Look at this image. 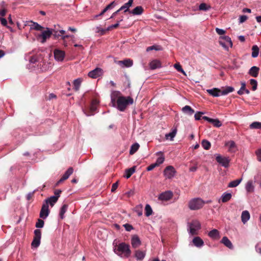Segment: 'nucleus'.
I'll return each instance as SVG.
<instances>
[{
	"label": "nucleus",
	"mask_w": 261,
	"mask_h": 261,
	"mask_svg": "<svg viewBox=\"0 0 261 261\" xmlns=\"http://www.w3.org/2000/svg\"><path fill=\"white\" fill-rule=\"evenodd\" d=\"M115 62L121 67H130L133 65V61L130 59H127L122 61H117Z\"/></svg>",
	"instance_id": "nucleus-13"
},
{
	"label": "nucleus",
	"mask_w": 261,
	"mask_h": 261,
	"mask_svg": "<svg viewBox=\"0 0 261 261\" xmlns=\"http://www.w3.org/2000/svg\"><path fill=\"white\" fill-rule=\"evenodd\" d=\"M152 50H160V48H159L157 46H155V45H152V46H149V47H148L146 48V51H149Z\"/></svg>",
	"instance_id": "nucleus-57"
},
{
	"label": "nucleus",
	"mask_w": 261,
	"mask_h": 261,
	"mask_svg": "<svg viewBox=\"0 0 261 261\" xmlns=\"http://www.w3.org/2000/svg\"><path fill=\"white\" fill-rule=\"evenodd\" d=\"M200 222L196 219L192 220L187 223V231L191 236L197 235L198 231L201 229Z\"/></svg>",
	"instance_id": "nucleus-2"
},
{
	"label": "nucleus",
	"mask_w": 261,
	"mask_h": 261,
	"mask_svg": "<svg viewBox=\"0 0 261 261\" xmlns=\"http://www.w3.org/2000/svg\"><path fill=\"white\" fill-rule=\"evenodd\" d=\"M68 208V205L67 204H63L61 208L60 212V218L63 219L64 218V214L66 212Z\"/></svg>",
	"instance_id": "nucleus-44"
},
{
	"label": "nucleus",
	"mask_w": 261,
	"mask_h": 261,
	"mask_svg": "<svg viewBox=\"0 0 261 261\" xmlns=\"http://www.w3.org/2000/svg\"><path fill=\"white\" fill-rule=\"evenodd\" d=\"M98 103V102L97 100H93L90 107V109L92 112H94L96 111Z\"/></svg>",
	"instance_id": "nucleus-51"
},
{
	"label": "nucleus",
	"mask_w": 261,
	"mask_h": 261,
	"mask_svg": "<svg viewBox=\"0 0 261 261\" xmlns=\"http://www.w3.org/2000/svg\"><path fill=\"white\" fill-rule=\"evenodd\" d=\"M202 119L212 123L215 126L220 127L222 125L221 122L218 119L211 118L206 116H203Z\"/></svg>",
	"instance_id": "nucleus-15"
},
{
	"label": "nucleus",
	"mask_w": 261,
	"mask_h": 261,
	"mask_svg": "<svg viewBox=\"0 0 261 261\" xmlns=\"http://www.w3.org/2000/svg\"><path fill=\"white\" fill-rule=\"evenodd\" d=\"M142 208V204H139L135 207V212L137 214V215L139 216H141L143 214Z\"/></svg>",
	"instance_id": "nucleus-46"
},
{
	"label": "nucleus",
	"mask_w": 261,
	"mask_h": 261,
	"mask_svg": "<svg viewBox=\"0 0 261 261\" xmlns=\"http://www.w3.org/2000/svg\"><path fill=\"white\" fill-rule=\"evenodd\" d=\"M157 154H160L161 156L158 158V159L156 160V162L155 164L157 166H159L160 165L163 163L165 160L164 156L163 154V153L161 151H159L157 152Z\"/></svg>",
	"instance_id": "nucleus-33"
},
{
	"label": "nucleus",
	"mask_w": 261,
	"mask_h": 261,
	"mask_svg": "<svg viewBox=\"0 0 261 261\" xmlns=\"http://www.w3.org/2000/svg\"><path fill=\"white\" fill-rule=\"evenodd\" d=\"M68 38H70L71 40H72V42H74V36L72 35V36H69V35H64V36H63L62 37V40L64 41V43H63V45L65 46H67L68 45V43L67 42H66V39Z\"/></svg>",
	"instance_id": "nucleus-48"
},
{
	"label": "nucleus",
	"mask_w": 261,
	"mask_h": 261,
	"mask_svg": "<svg viewBox=\"0 0 261 261\" xmlns=\"http://www.w3.org/2000/svg\"><path fill=\"white\" fill-rule=\"evenodd\" d=\"M30 22L32 23V24L31 25V29L41 31L43 29V27L37 22H33L32 21H31Z\"/></svg>",
	"instance_id": "nucleus-39"
},
{
	"label": "nucleus",
	"mask_w": 261,
	"mask_h": 261,
	"mask_svg": "<svg viewBox=\"0 0 261 261\" xmlns=\"http://www.w3.org/2000/svg\"><path fill=\"white\" fill-rule=\"evenodd\" d=\"M192 243L193 245L197 248H201L204 245V242L199 237H195L193 239Z\"/></svg>",
	"instance_id": "nucleus-17"
},
{
	"label": "nucleus",
	"mask_w": 261,
	"mask_h": 261,
	"mask_svg": "<svg viewBox=\"0 0 261 261\" xmlns=\"http://www.w3.org/2000/svg\"><path fill=\"white\" fill-rule=\"evenodd\" d=\"M219 42L225 50H228L229 47H231L232 46L230 38L227 36L220 37Z\"/></svg>",
	"instance_id": "nucleus-6"
},
{
	"label": "nucleus",
	"mask_w": 261,
	"mask_h": 261,
	"mask_svg": "<svg viewBox=\"0 0 261 261\" xmlns=\"http://www.w3.org/2000/svg\"><path fill=\"white\" fill-rule=\"evenodd\" d=\"M245 83H242L241 84V87L240 89L238 91V93L239 95H242L244 94V90H245Z\"/></svg>",
	"instance_id": "nucleus-54"
},
{
	"label": "nucleus",
	"mask_w": 261,
	"mask_h": 261,
	"mask_svg": "<svg viewBox=\"0 0 261 261\" xmlns=\"http://www.w3.org/2000/svg\"><path fill=\"white\" fill-rule=\"evenodd\" d=\"M133 2V0H129L127 3L122 6L119 10H120V11L124 10L125 12H127L129 8L132 6Z\"/></svg>",
	"instance_id": "nucleus-32"
},
{
	"label": "nucleus",
	"mask_w": 261,
	"mask_h": 261,
	"mask_svg": "<svg viewBox=\"0 0 261 261\" xmlns=\"http://www.w3.org/2000/svg\"><path fill=\"white\" fill-rule=\"evenodd\" d=\"M123 226L124 227L125 230L127 231H130L133 229V226L129 224H125L123 225Z\"/></svg>",
	"instance_id": "nucleus-56"
},
{
	"label": "nucleus",
	"mask_w": 261,
	"mask_h": 261,
	"mask_svg": "<svg viewBox=\"0 0 261 261\" xmlns=\"http://www.w3.org/2000/svg\"><path fill=\"white\" fill-rule=\"evenodd\" d=\"M135 172V167H132L125 170L124 177L126 178H129L131 175Z\"/></svg>",
	"instance_id": "nucleus-34"
},
{
	"label": "nucleus",
	"mask_w": 261,
	"mask_h": 261,
	"mask_svg": "<svg viewBox=\"0 0 261 261\" xmlns=\"http://www.w3.org/2000/svg\"><path fill=\"white\" fill-rule=\"evenodd\" d=\"M0 21L1 22V24L4 26L7 25V21L5 18L0 17Z\"/></svg>",
	"instance_id": "nucleus-64"
},
{
	"label": "nucleus",
	"mask_w": 261,
	"mask_h": 261,
	"mask_svg": "<svg viewBox=\"0 0 261 261\" xmlns=\"http://www.w3.org/2000/svg\"><path fill=\"white\" fill-rule=\"evenodd\" d=\"M177 133V126H174L171 129V132L165 135V138L166 139H170L173 140V138L176 136Z\"/></svg>",
	"instance_id": "nucleus-22"
},
{
	"label": "nucleus",
	"mask_w": 261,
	"mask_h": 261,
	"mask_svg": "<svg viewBox=\"0 0 261 261\" xmlns=\"http://www.w3.org/2000/svg\"><path fill=\"white\" fill-rule=\"evenodd\" d=\"M122 19H121L120 21H118L117 22V23H116V24H112V25H110L109 27H108L107 28V29L106 30H103V29H102V30H101V32H102V34H103L105 33V32H106V31H110V30H112V29H115V28H117V27L119 26V22H120V21H122Z\"/></svg>",
	"instance_id": "nucleus-45"
},
{
	"label": "nucleus",
	"mask_w": 261,
	"mask_h": 261,
	"mask_svg": "<svg viewBox=\"0 0 261 261\" xmlns=\"http://www.w3.org/2000/svg\"><path fill=\"white\" fill-rule=\"evenodd\" d=\"M114 252L121 257H128L131 254L130 247L125 243H121L117 246V248L114 249Z\"/></svg>",
	"instance_id": "nucleus-1"
},
{
	"label": "nucleus",
	"mask_w": 261,
	"mask_h": 261,
	"mask_svg": "<svg viewBox=\"0 0 261 261\" xmlns=\"http://www.w3.org/2000/svg\"><path fill=\"white\" fill-rule=\"evenodd\" d=\"M201 145L203 148L206 150L209 149L211 147L210 142L206 140H204L202 141Z\"/></svg>",
	"instance_id": "nucleus-50"
},
{
	"label": "nucleus",
	"mask_w": 261,
	"mask_h": 261,
	"mask_svg": "<svg viewBox=\"0 0 261 261\" xmlns=\"http://www.w3.org/2000/svg\"><path fill=\"white\" fill-rule=\"evenodd\" d=\"M44 222L42 219H38L36 223L35 226L37 228H41L44 226Z\"/></svg>",
	"instance_id": "nucleus-53"
},
{
	"label": "nucleus",
	"mask_w": 261,
	"mask_h": 261,
	"mask_svg": "<svg viewBox=\"0 0 261 261\" xmlns=\"http://www.w3.org/2000/svg\"><path fill=\"white\" fill-rule=\"evenodd\" d=\"M119 92L117 91H114L112 93L111 98V103L113 106H114L117 103V100L119 96Z\"/></svg>",
	"instance_id": "nucleus-30"
},
{
	"label": "nucleus",
	"mask_w": 261,
	"mask_h": 261,
	"mask_svg": "<svg viewBox=\"0 0 261 261\" xmlns=\"http://www.w3.org/2000/svg\"><path fill=\"white\" fill-rule=\"evenodd\" d=\"M73 169L72 167H69L65 173L62 176L63 179H67L73 173Z\"/></svg>",
	"instance_id": "nucleus-40"
},
{
	"label": "nucleus",
	"mask_w": 261,
	"mask_h": 261,
	"mask_svg": "<svg viewBox=\"0 0 261 261\" xmlns=\"http://www.w3.org/2000/svg\"><path fill=\"white\" fill-rule=\"evenodd\" d=\"M250 215L248 211H244L241 214V220L243 224H245L250 219Z\"/></svg>",
	"instance_id": "nucleus-26"
},
{
	"label": "nucleus",
	"mask_w": 261,
	"mask_h": 261,
	"mask_svg": "<svg viewBox=\"0 0 261 261\" xmlns=\"http://www.w3.org/2000/svg\"><path fill=\"white\" fill-rule=\"evenodd\" d=\"M242 178L234 180L230 182L228 185L229 188H234L237 187L241 182Z\"/></svg>",
	"instance_id": "nucleus-38"
},
{
	"label": "nucleus",
	"mask_w": 261,
	"mask_h": 261,
	"mask_svg": "<svg viewBox=\"0 0 261 261\" xmlns=\"http://www.w3.org/2000/svg\"><path fill=\"white\" fill-rule=\"evenodd\" d=\"M250 84L252 86V90L255 91L257 88V81L254 79H251L250 81Z\"/></svg>",
	"instance_id": "nucleus-52"
},
{
	"label": "nucleus",
	"mask_w": 261,
	"mask_h": 261,
	"mask_svg": "<svg viewBox=\"0 0 261 261\" xmlns=\"http://www.w3.org/2000/svg\"><path fill=\"white\" fill-rule=\"evenodd\" d=\"M58 200V196H52L46 199L43 204H47L48 206L49 204L51 206H53Z\"/></svg>",
	"instance_id": "nucleus-21"
},
{
	"label": "nucleus",
	"mask_w": 261,
	"mask_h": 261,
	"mask_svg": "<svg viewBox=\"0 0 261 261\" xmlns=\"http://www.w3.org/2000/svg\"><path fill=\"white\" fill-rule=\"evenodd\" d=\"M153 211L151 207L148 204H147L145 207V213L147 217H149L152 214Z\"/></svg>",
	"instance_id": "nucleus-42"
},
{
	"label": "nucleus",
	"mask_w": 261,
	"mask_h": 261,
	"mask_svg": "<svg viewBox=\"0 0 261 261\" xmlns=\"http://www.w3.org/2000/svg\"><path fill=\"white\" fill-rule=\"evenodd\" d=\"M255 250L257 253L261 255V245L260 244L258 243L255 246Z\"/></svg>",
	"instance_id": "nucleus-62"
},
{
	"label": "nucleus",
	"mask_w": 261,
	"mask_h": 261,
	"mask_svg": "<svg viewBox=\"0 0 261 261\" xmlns=\"http://www.w3.org/2000/svg\"><path fill=\"white\" fill-rule=\"evenodd\" d=\"M118 181L114 183L112 185V186L111 192H115L116 191V190L117 189V188H118Z\"/></svg>",
	"instance_id": "nucleus-60"
},
{
	"label": "nucleus",
	"mask_w": 261,
	"mask_h": 261,
	"mask_svg": "<svg viewBox=\"0 0 261 261\" xmlns=\"http://www.w3.org/2000/svg\"><path fill=\"white\" fill-rule=\"evenodd\" d=\"M157 167L155 163L152 164L150 165L147 168V171H149L153 170L155 167Z\"/></svg>",
	"instance_id": "nucleus-61"
},
{
	"label": "nucleus",
	"mask_w": 261,
	"mask_h": 261,
	"mask_svg": "<svg viewBox=\"0 0 261 261\" xmlns=\"http://www.w3.org/2000/svg\"><path fill=\"white\" fill-rule=\"evenodd\" d=\"M205 203V201L201 198H194L188 202V207L192 211L198 210L202 208Z\"/></svg>",
	"instance_id": "nucleus-3"
},
{
	"label": "nucleus",
	"mask_w": 261,
	"mask_h": 261,
	"mask_svg": "<svg viewBox=\"0 0 261 261\" xmlns=\"http://www.w3.org/2000/svg\"><path fill=\"white\" fill-rule=\"evenodd\" d=\"M41 238V231L40 229H37L34 230V237L31 243L32 247L37 248L40 244Z\"/></svg>",
	"instance_id": "nucleus-7"
},
{
	"label": "nucleus",
	"mask_w": 261,
	"mask_h": 261,
	"mask_svg": "<svg viewBox=\"0 0 261 261\" xmlns=\"http://www.w3.org/2000/svg\"><path fill=\"white\" fill-rule=\"evenodd\" d=\"M259 68L256 66L252 67L249 71V74L253 77H256L258 76L259 72Z\"/></svg>",
	"instance_id": "nucleus-29"
},
{
	"label": "nucleus",
	"mask_w": 261,
	"mask_h": 261,
	"mask_svg": "<svg viewBox=\"0 0 261 261\" xmlns=\"http://www.w3.org/2000/svg\"><path fill=\"white\" fill-rule=\"evenodd\" d=\"M53 32L50 29L47 28L45 30L43 31L41 34H36L35 35L38 41L42 43L46 42V40L49 39Z\"/></svg>",
	"instance_id": "nucleus-5"
},
{
	"label": "nucleus",
	"mask_w": 261,
	"mask_h": 261,
	"mask_svg": "<svg viewBox=\"0 0 261 261\" xmlns=\"http://www.w3.org/2000/svg\"><path fill=\"white\" fill-rule=\"evenodd\" d=\"M182 112L187 114H193L195 113L194 111L189 106H186L182 108Z\"/></svg>",
	"instance_id": "nucleus-36"
},
{
	"label": "nucleus",
	"mask_w": 261,
	"mask_h": 261,
	"mask_svg": "<svg viewBox=\"0 0 261 261\" xmlns=\"http://www.w3.org/2000/svg\"><path fill=\"white\" fill-rule=\"evenodd\" d=\"M216 160L219 164L225 168H227L229 166L230 160L228 157L222 156L220 154H217Z\"/></svg>",
	"instance_id": "nucleus-8"
},
{
	"label": "nucleus",
	"mask_w": 261,
	"mask_h": 261,
	"mask_svg": "<svg viewBox=\"0 0 261 261\" xmlns=\"http://www.w3.org/2000/svg\"><path fill=\"white\" fill-rule=\"evenodd\" d=\"M143 9L141 6H137L130 12L133 15H140L142 13Z\"/></svg>",
	"instance_id": "nucleus-37"
},
{
	"label": "nucleus",
	"mask_w": 261,
	"mask_h": 261,
	"mask_svg": "<svg viewBox=\"0 0 261 261\" xmlns=\"http://www.w3.org/2000/svg\"><path fill=\"white\" fill-rule=\"evenodd\" d=\"M149 68L151 70H154L161 67V62L158 60H153L149 64Z\"/></svg>",
	"instance_id": "nucleus-20"
},
{
	"label": "nucleus",
	"mask_w": 261,
	"mask_h": 261,
	"mask_svg": "<svg viewBox=\"0 0 261 261\" xmlns=\"http://www.w3.org/2000/svg\"><path fill=\"white\" fill-rule=\"evenodd\" d=\"M103 73V70L100 68H96L90 71L88 76L92 79H96L101 76Z\"/></svg>",
	"instance_id": "nucleus-11"
},
{
	"label": "nucleus",
	"mask_w": 261,
	"mask_h": 261,
	"mask_svg": "<svg viewBox=\"0 0 261 261\" xmlns=\"http://www.w3.org/2000/svg\"><path fill=\"white\" fill-rule=\"evenodd\" d=\"M199 9L200 10L206 11L208 9V8L205 3H202L199 5Z\"/></svg>",
	"instance_id": "nucleus-55"
},
{
	"label": "nucleus",
	"mask_w": 261,
	"mask_h": 261,
	"mask_svg": "<svg viewBox=\"0 0 261 261\" xmlns=\"http://www.w3.org/2000/svg\"><path fill=\"white\" fill-rule=\"evenodd\" d=\"M247 19V17L245 15H242L239 18V22L240 23H243Z\"/></svg>",
	"instance_id": "nucleus-63"
},
{
	"label": "nucleus",
	"mask_w": 261,
	"mask_h": 261,
	"mask_svg": "<svg viewBox=\"0 0 261 261\" xmlns=\"http://www.w3.org/2000/svg\"><path fill=\"white\" fill-rule=\"evenodd\" d=\"M256 155L257 160L261 162V149H258L256 151Z\"/></svg>",
	"instance_id": "nucleus-59"
},
{
	"label": "nucleus",
	"mask_w": 261,
	"mask_h": 261,
	"mask_svg": "<svg viewBox=\"0 0 261 261\" xmlns=\"http://www.w3.org/2000/svg\"><path fill=\"white\" fill-rule=\"evenodd\" d=\"M250 128L251 129H260L261 122L257 121L253 122L250 125Z\"/></svg>",
	"instance_id": "nucleus-47"
},
{
	"label": "nucleus",
	"mask_w": 261,
	"mask_h": 261,
	"mask_svg": "<svg viewBox=\"0 0 261 261\" xmlns=\"http://www.w3.org/2000/svg\"><path fill=\"white\" fill-rule=\"evenodd\" d=\"M82 81L83 79L82 78H78L73 81V89L75 91L79 90Z\"/></svg>",
	"instance_id": "nucleus-27"
},
{
	"label": "nucleus",
	"mask_w": 261,
	"mask_h": 261,
	"mask_svg": "<svg viewBox=\"0 0 261 261\" xmlns=\"http://www.w3.org/2000/svg\"><path fill=\"white\" fill-rule=\"evenodd\" d=\"M210 238L214 240H218L220 236L219 231L216 229H213L208 233Z\"/></svg>",
	"instance_id": "nucleus-19"
},
{
	"label": "nucleus",
	"mask_w": 261,
	"mask_h": 261,
	"mask_svg": "<svg viewBox=\"0 0 261 261\" xmlns=\"http://www.w3.org/2000/svg\"><path fill=\"white\" fill-rule=\"evenodd\" d=\"M131 244L133 248H136L141 244V242L137 235H134L131 239Z\"/></svg>",
	"instance_id": "nucleus-16"
},
{
	"label": "nucleus",
	"mask_w": 261,
	"mask_h": 261,
	"mask_svg": "<svg viewBox=\"0 0 261 261\" xmlns=\"http://www.w3.org/2000/svg\"><path fill=\"white\" fill-rule=\"evenodd\" d=\"M206 91L209 94L214 97H218L221 95V90H219L218 88L207 89Z\"/></svg>",
	"instance_id": "nucleus-24"
},
{
	"label": "nucleus",
	"mask_w": 261,
	"mask_h": 261,
	"mask_svg": "<svg viewBox=\"0 0 261 261\" xmlns=\"http://www.w3.org/2000/svg\"><path fill=\"white\" fill-rule=\"evenodd\" d=\"M54 57L56 60L62 61L65 58V52L60 49H56L54 50Z\"/></svg>",
	"instance_id": "nucleus-14"
},
{
	"label": "nucleus",
	"mask_w": 261,
	"mask_h": 261,
	"mask_svg": "<svg viewBox=\"0 0 261 261\" xmlns=\"http://www.w3.org/2000/svg\"><path fill=\"white\" fill-rule=\"evenodd\" d=\"M175 170L173 167L171 166H167L164 171V175L166 178H172L175 174Z\"/></svg>",
	"instance_id": "nucleus-9"
},
{
	"label": "nucleus",
	"mask_w": 261,
	"mask_h": 261,
	"mask_svg": "<svg viewBox=\"0 0 261 261\" xmlns=\"http://www.w3.org/2000/svg\"><path fill=\"white\" fill-rule=\"evenodd\" d=\"M233 90L234 88L232 87L227 86L221 90V95H225L233 92Z\"/></svg>",
	"instance_id": "nucleus-31"
},
{
	"label": "nucleus",
	"mask_w": 261,
	"mask_h": 261,
	"mask_svg": "<svg viewBox=\"0 0 261 261\" xmlns=\"http://www.w3.org/2000/svg\"><path fill=\"white\" fill-rule=\"evenodd\" d=\"M221 242L226 247L229 249L233 248V245L231 241L226 237H223L221 241Z\"/></svg>",
	"instance_id": "nucleus-28"
},
{
	"label": "nucleus",
	"mask_w": 261,
	"mask_h": 261,
	"mask_svg": "<svg viewBox=\"0 0 261 261\" xmlns=\"http://www.w3.org/2000/svg\"><path fill=\"white\" fill-rule=\"evenodd\" d=\"M174 67L179 72H181L185 76L187 75L186 73L185 72V71L182 68L181 65H180L179 63H177L174 65Z\"/></svg>",
	"instance_id": "nucleus-49"
},
{
	"label": "nucleus",
	"mask_w": 261,
	"mask_h": 261,
	"mask_svg": "<svg viewBox=\"0 0 261 261\" xmlns=\"http://www.w3.org/2000/svg\"><path fill=\"white\" fill-rule=\"evenodd\" d=\"M139 147L140 145L138 143L133 144L130 147L129 154L132 155L134 154L139 149Z\"/></svg>",
	"instance_id": "nucleus-35"
},
{
	"label": "nucleus",
	"mask_w": 261,
	"mask_h": 261,
	"mask_svg": "<svg viewBox=\"0 0 261 261\" xmlns=\"http://www.w3.org/2000/svg\"><path fill=\"white\" fill-rule=\"evenodd\" d=\"M133 99L130 97H119L117 100V108L121 111H124L126 107L133 103Z\"/></svg>",
	"instance_id": "nucleus-4"
},
{
	"label": "nucleus",
	"mask_w": 261,
	"mask_h": 261,
	"mask_svg": "<svg viewBox=\"0 0 261 261\" xmlns=\"http://www.w3.org/2000/svg\"><path fill=\"white\" fill-rule=\"evenodd\" d=\"M245 189L247 192H252L254 191V186L252 181L250 180L247 182Z\"/></svg>",
	"instance_id": "nucleus-41"
},
{
	"label": "nucleus",
	"mask_w": 261,
	"mask_h": 261,
	"mask_svg": "<svg viewBox=\"0 0 261 261\" xmlns=\"http://www.w3.org/2000/svg\"><path fill=\"white\" fill-rule=\"evenodd\" d=\"M232 197V195L230 193L224 192L222 195L220 199L219 200V202H220V200L223 202H226L230 200Z\"/></svg>",
	"instance_id": "nucleus-23"
},
{
	"label": "nucleus",
	"mask_w": 261,
	"mask_h": 261,
	"mask_svg": "<svg viewBox=\"0 0 261 261\" xmlns=\"http://www.w3.org/2000/svg\"><path fill=\"white\" fill-rule=\"evenodd\" d=\"M145 251L140 250H137L135 251V257L137 260H142L145 257Z\"/></svg>",
	"instance_id": "nucleus-25"
},
{
	"label": "nucleus",
	"mask_w": 261,
	"mask_h": 261,
	"mask_svg": "<svg viewBox=\"0 0 261 261\" xmlns=\"http://www.w3.org/2000/svg\"><path fill=\"white\" fill-rule=\"evenodd\" d=\"M172 196V192L170 191H167L160 194L158 197V199L162 201H167L171 199Z\"/></svg>",
	"instance_id": "nucleus-10"
},
{
	"label": "nucleus",
	"mask_w": 261,
	"mask_h": 261,
	"mask_svg": "<svg viewBox=\"0 0 261 261\" xmlns=\"http://www.w3.org/2000/svg\"><path fill=\"white\" fill-rule=\"evenodd\" d=\"M216 32L220 35H224L225 33V30L218 28H216Z\"/></svg>",
	"instance_id": "nucleus-58"
},
{
	"label": "nucleus",
	"mask_w": 261,
	"mask_h": 261,
	"mask_svg": "<svg viewBox=\"0 0 261 261\" xmlns=\"http://www.w3.org/2000/svg\"><path fill=\"white\" fill-rule=\"evenodd\" d=\"M225 146L228 147V151L231 152H235L237 150V146L233 141H229L225 143Z\"/></svg>",
	"instance_id": "nucleus-18"
},
{
	"label": "nucleus",
	"mask_w": 261,
	"mask_h": 261,
	"mask_svg": "<svg viewBox=\"0 0 261 261\" xmlns=\"http://www.w3.org/2000/svg\"><path fill=\"white\" fill-rule=\"evenodd\" d=\"M259 54V48L257 45H253L252 47L251 56L253 58H256Z\"/></svg>",
	"instance_id": "nucleus-43"
},
{
	"label": "nucleus",
	"mask_w": 261,
	"mask_h": 261,
	"mask_svg": "<svg viewBox=\"0 0 261 261\" xmlns=\"http://www.w3.org/2000/svg\"><path fill=\"white\" fill-rule=\"evenodd\" d=\"M49 213V210L48 206L47 204H43L40 212V217L42 219H45L48 217Z\"/></svg>",
	"instance_id": "nucleus-12"
}]
</instances>
